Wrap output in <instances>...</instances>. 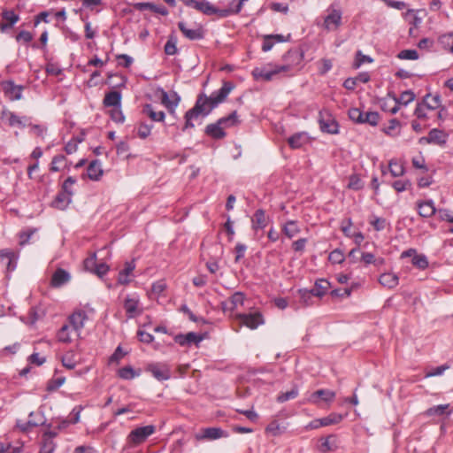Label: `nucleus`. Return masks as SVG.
I'll return each mask as SVG.
<instances>
[{"instance_id": "obj_27", "label": "nucleus", "mask_w": 453, "mask_h": 453, "mask_svg": "<svg viewBox=\"0 0 453 453\" xmlns=\"http://www.w3.org/2000/svg\"><path fill=\"white\" fill-rule=\"evenodd\" d=\"M3 19L7 21V23L1 24V30L4 31L7 28H11L16 22L19 21V15L15 14L13 11L5 10L3 12Z\"/></svg>"}, {"instance_id": "obj_51", "label": "nucleus", "mask_w": 453, "mask_h": 453, "mask_svg": "<svg viewBox=\"0 0 453 453\" xmlns=\"http://www.w3.org/2000/svg\"><path fill=\"white\" fill-rule=\"evenodd\" d=\"M284 430L285 427L280 426L277 421L271 422L266 427V432L270 433L273 436L281 434Z\"/></svg>"}, {"instance_id": "obj_20", "label": "nucleus", "mask_w": 453, "mask_h": 453, "mask_svg": "<svg viewBox=\"0 0 453 453\" xmlns=\"http://www.w3.org/2000/svg\"><path fill=\"white\" fill-rule=\"evenodd\" d=\"M103 169L99 160H93L87 168L88 177L92 180H98L103 175Z\"/></svg>"}, {"instance_id": "obj_55", "label": "nucleus", "mask_w": 453, "mask_h": 453, "mask_svg": "<svg viewBox=\"0 0 453 453\" xmlns=\"http://www.w3.org/2000/svg\"><path fill=\"white\" fill-rule=\"evenodd\" d=\"M400 59L416 60L418 58V53L416 50H403L397 56Z\"/></svg>"}, {"instance_id": "obj_1", "label": "nucleus", "mask_w": 453, "mask_h": 453, "mask_svg": "<svg viewBox=\"0 0 453 453\" xmlns=\"http://www.w3.org/2000/svg\"><path fill=\"white\" fill-rule=\"evenodd\" d=\"M234 88V85L231 81H224L222 87L211 93V96H206L202 93L197 96L196 104L193 108L188 110L185 114V125L183 131L188 128L194 127L192 119H196L199 115L207 116L214 108L219 104L223 103L230 92Z\"/></svg>"}, {"instance_id": "obj_16", "label": "nucleus", "mask_w": 453, "mask_h": 453, "mask_svg": "<svg viewBox=\"0 0 453 453\" xmlns=\"http://www.w3.org/2000/svg\"><path fill=\"white\" fill-rule=\"evenodd\" d=\"M319 125L321 130L325 133L334 134L339 132L338 123L336 122V120L332 119L329 115L326 119H324V115L322 112H320Z\"/></svg>"}, {"instance_id": "obj_44", "label": "nucleus", "mask_w": 453, "mask_h": 453, "mask_svg": "<svg viewBox=\"0 0 453 453\" xmlns=\"http://www.w3.org/2000/svg\"><path fill=\"white\" fill-rule=\"evenodd\" d=\"M119 376L123 380H132L139 375L131 366H124L118 372Z\"/></svg>"}, {"instance_id": "obj_57", "label": "nucleus", "mask_w": 453, "mask_h": 453, "mask_svg": "<svg viewBox=\"0 0 453 453\" xmlns=\"http://www.w3.org/2000/svg\"><path fill=\"white\" fill-rule=\"evenodd\" d=\"M66 161V157L64 155H57L52 158L50 164V171L51 172H58L60 171V164L65 163Z\"/></svg>"}, {"instance_id": "obj_13", "label": "nucleus", "mask_w": 453, "mask_h": 453, "mask_svg": "<svg viewBox=\"0 0 453 453\" xmlns=\"http://www.w3.org/2000/svg\"><path fill=\"white\" fill-rule=\"evenodd\" d=\"M180 100V98L176 92H173L171 96H169L167 92L164 90L161 92V102L171 113L174 112V110L179 104Z\"/></svg>"}, {"instance_id": "obj_11", "label": "nucleus", "mask_w": 453, "mask_h": 453, "mask_svg": "<svg viewBox=\"0 0 453 453\" xmlns=\"http://www.w3.org/2000/svg\"><path fill=\"white\" fill-rule=\"evenodd\" d=\"M426 141L427 143H434L438 145H444L447 142V134L437 128L432 129L426 137H422L420 142Z\"/></svg>"}, {"instance_id": "obj_10", "label": "nucleus", "mask_w": 453, "mask_h": 453, "mask_svg": "<svg viewBox=\"0 0 453 453\" xmlns=\"http://www.w3.org/2000/svg\"><path fill=\"white\" fill-rule=\"evenodd\" d=\"M224 436H226V434L221 428L207 427L202 431V434H196V439L198 441L217 440Z\"/></svg>"}, {"instance_id": "obj_36", "label": "nucleus", "mask_w": 453, "mask_h": 453, "mask_svg": "<svg viewBox=\"0 0 453 453\" xmlns=\"http://www.w3.org/2000/svg\"><path fill=\"white\" fill-rule=\"evenodd\" d=\"M342 419V416L337 413H332L327 417H324L322 418L315 419V422H319V425L324 426H331L334 424H338Z\"/></svg>"}, {"instance_id": "obj_5", "label": "nucleus", "mask_w": 453, "mask_h": 453, "mask_svg": "<svg viewBox=\"0 0 453 453\" xmlns=\"http://www.w3.org/2000/svg\"><path fill=\"white\" fill-rule=\"evenodd\" d=\"M88 319V316L86 312L82 310H78L73 311L69 317H68V322L70 327L73 328V331L77 333V335H80L81 330L85 326V321Z\"/></svg>"}, {"instance_id": "obj_22", "label": "nucleus", "mask_w": 453, "mask_h": 453, "mask_svg": "<svg viewBox=\"0 0 453 453\" xmlns=\"http://www.w3.org/2000/svg\"><path fill=\"white\" fill-rule=\"evenodd\" d=\"M104 105L105 107H120L121 93L117 90L107 93L104 98Z\"/></svg>"}, {"instance_id": "obj_47", "label": "nucleus", "mask_w": 453, "mask_h": 453, "mask_svg": "<svg viewBox=\"0 0 453 453\" xmlns=\"http://www.w3.org/2000/svg\"><path fill=\"white\" fill-rule=\"evenodd\" d=\"M452 41H453V32L441 35L438 38V42L441 45V47L444 50H449V52H450V49H451V43H452L451 42Z\"/></svg>"}, {"instance_id": "obj_35", "label": "nucleus", "mask_w": 453, "mask_h": 453, "mask_svg": "<svg viewBox=\"0 0 453 453\" xmlns=\"http://www.w3.org/2000/svg\"><path fill=\"white\" fill-rule=\"evenodd\" d=\"M177 37L174 34H171L169 36H168V40L165 45V53L166 55H170V56H173V55H175L178 51V49H177Z\"/></svg>"}, {"instance_id": "obj_59", "label": "nucleus", "mask_w": 453, "mask_h": 453, "mask_svg": "<svg viewBox=\"0 0 453 453\" xmlns=\"http://www.w3.org/2000/svg\"><path fill=\"white\" fill-rule=\"evenodd\" d=\"M449 368V365H442L438 367L432 368L426 372L425 377L430 378V377H434V376H440Z\"/></svg>"}, {"instance_id": "obj_18", "label": "nucleus", "mask_w": 453, "mask_h": 453, "mask_svg": "<svg viewBox=\"0 0 453 453\" xmlns=\"http://www.w3.org/2000/svg\"><path fill=\"white\" fill-rule=\"evenodd\" d=\"M418 214L423 218H429L435 214L436 209L432 200L417 203Z\"/></svg>"}, {"instance_id": "obj_29", "label": "nucleus", "mask_w": 453, "mask_h": 453, "mask_svg": "<svg viewBox=\"0 0 453 453\" xmlns=\"http://www.w3.org/2000/svg\"><path fill=\"white\" fill-rule=\"evenodd\" d=\"M0 257L2 259L6 258L7 261V270L13 271L16 268V255L10 250L4 249L0 250Z\"/></svg>"}, {"instance_id": "obj_25", "label": "nucleus", "mask_w": 453, "mask_h": 453, "mask_svg": "<svg viewBox=\"0 0 453 453\" xmlns=\"http://www.w3.org/2000/svg\"><path fill=\"white\" fill-rule=\"evenodd\" d=\"M136 8L140 11L150 10L155 13L165 16L168 14L167 9L163 5H157L153 3H139L136 4Z\"/></svg>"}, {"instance_id": "obj_3", "label": "nucleus", "mask_w": 453, "mask_h": 453, "mask_svg": "<svg viewBox=\"0 0 453 453\" xmlns=\"http://www.w3.org/2000/svg\"><path fill=\"white\" fill-rule=\"evenodd\" d=\"M289 69V65H283L280 66H275L273 69H267L265 67H256L252 71V75L255 80H263V81H271L274 75L288 71Z\"/></svg>"}, {"instance_id": "obj_43", "label": "nucleus", "mask_w": 453, "mask_h": 453, "mask_svg": "<svg viewBox=\"0 0 453 453\" xmlns=\"http://www.w3.org/2000/svg\"><path fill=\"white\" fill-rule=\"evenodd\" d=\"M299 297L301 302L305 306H309L312 304V298L313 296H316L311 289H299L298 290Z\"/></svg>"}, {"instance_id": "obj_6", "label": "nucleus", "mask_w": 453, "mask_h": 453, "mask_svg": "<svg viewBox=\"0 0 453 453\" xmlns=\"http://www.w3.org/2000/svg\"><path fill=\"white\" fill-rule=\"evenodd\" d=\"M146 371L151 372V374L158 380H166L171 377L170 369L165 364H149L146 367Z\"/></svg>"}, {"instance_id": "obj_45", "label": "nucleus", "mask_w": 453, "mask_h": 453, "mask_svg": "<svg viewBox=\"0 0 453 453\" xmlns=\"http://www.w3.org/2000/svg\"><path fill=\"white\" fill-rule=\"evenodd\" d=\"M56 448V443L49 437L42 436L41 453H53Z\"/></svg>"}, {"instance_id": "obj_12", "label": "nucleus", "mask_w": 453, "mask_h": 453, "mask_svg": "<svg viewBox=\"0 0 453 453\" xmlns=\"http://www.w3.org/2000/svg\"><path fill=\"white\" fill-rule=\"evenodd\" d=\"M178 27L186 38L191 41L201 40L204 37V31L202 27L188 28L184 22H179Z\"/></svg>"}, {"instance_id": "obj_33", "label": "nucleus", "mask_w": 453, "mask_h": 453, "mask_svg": "<svg viewBox=\"0 0 453 453\" xmlns=\"http://www.w3.org/2000/svg\"><path fill=\"white\" fill-rule=\"evenodd\" d=\"M240 123L236 111H234L226 117L220 118L219 124H221L223 128L234 127Z\"/></svg>"}, {"instance_id": "obj_56", "label": "nucleus", "mask_w": 453, "mask_h": 453, "mask_svg": "<svg viewBox=\"0 0 453 453\" xmlns=\"http://www.w3.org/2000/svg\"><path fill=\"white\" fill-rule=\"evenodd\" d=\"M153 126L144 122H141L138 127V135L142 139L147 138L151 132Z\"/></svg>"}, {"instance_id": "obj_54", "label": "nucleus", "mask_w": 453, "mask_h": 453, "mask_svg": "<svg viewBox=\"0 0 453 453\" xmlns=\"http://www.w3.org/2000/svg\"><path fill=\"white\" fill-rule=\"evenodd\" d=\"M344 254L339 249L333 250L328 257V259L333 264H341L344 261Z\"/></svg>"}, {"instance_id": "obj_60", "label": "nucleus", "mask_w": 453, "mask_h": 453, "mask_svg": "<svg viewBox=\"0 0 453 453\" xmlns=\"http://www.w3.org/2000/svg\"><path fill=\"white\" fill-rule=\"evenodd\" d=\"M76 183V179L74 177L69 176L62 184V191L68 194L69 196H73L72 186Z\"/></svg>"}, {"instance_id": "obj_40", "label": "nucleus", "mask_w": 453, "mask_h": 453, "mask_svg": "<svg viewBox=\"0 0 453 453\" xmlns=\"http://www.w3.org/2000/svg\"><path fill=\"white\" fill-rule=\"evenodd\" d=\"M393 99L396 104L407 105L415 99V94L411 90H406L401 94L399 98L394 96Z\"/></svg>"}, {"instance_id": "obj_42", "label": "nucleus", "mask_w": 453, "mask_h": 453, "mask_svg": "<svg viewBox=\"0 0 453 453\" xmlns=\"http://www.w3.org/2000/svg\"><path fill=\"white\" fill-rule=\"evenodd\" d=\"M138 305V300L131 297H127L124 303V308L128 314V317H134Z\"/></svg>"}, {"instance_id": "obj_48", "label": "nucleus", "mask_w": 453, "mask_h": 453, "mask_svg": "<svg viewBox=\"0 0 453 453\" xmlns=\"http://www.w3.org/2000/svg\"><path fill=\"white\" fill-rule=\"evenodd\" d=\"M34 416V412H30L29 418L30 419L22 422L20 420L17 421V426L23 432L28 431L30 427H35L40 425L39 421L32 420V417Z\"/></svg>"}, {"instance_id": "obj_34", "label": "nucleus", "mask_w": 453, "mask_h": 453, "mask_svg": "<svg viewBox=\"0 0 453 453\" xmlns=\"http://www.w3.org/2000/svg\"><path fill=\"white\" fill-rule=\"evenodd\" d=\"M388 169L393 177H399L404 174V166L396 159H391L388 164Z\"/></svg>"}, {"instance_id": "obj_62", "label": "nucleus", "mask_w": 453, "mask_h": 453, "mask_svg": "<svg viewBox=\"0 0 453 453\" xmlns=\"http://www.w3.org/2000/svg\"><path fill=\"white\" fill-rule=\"evenodd\" d=\"M185 336L188 346L193 343L197 345L203 340V337L200 334H197L194 332H189L185 334Z\"/></svg>"}, {"instance_id": "obj_2", "label": "nucleus", "mask_w": 453, "mask_h": 453, "mask_svg": "<svg viewBox=\"0 0 453 453\" xmlns=\"http://www.w3.org/2000/svg\"><path fill=\"white\" fill-rule=\"evenodd\" d=\"M156 427L153 425L140 426L133 431L127 436V441L133 445H139L145 441L149 436L155 433Z\"/></svg>"}, {"instance_id": "obj_7", "label": "nucleus", "mask_w": 453, "mask_h": 453, "mask_svg": "<svg viewBox=\"0 0 453 453\" xmlns=\"http://www.w3.org/2000/svg\"><path fill=\"white\" fill-rule=\"evenodd\" d=\"M4 95L11 100H19L22 96L23 86L16 85L12 81H4L2 85Z\"/></svg>"}, {"instance_id": "obj_38", "label": "nucleus", "mask_w": 453, "mask_h": 453, "mask_svg": "<svg viewBox=\"0 0 453 453\" xmlns=\"http://www.w3.org/2000/svg\"><path fill=\"white\" fill-rule=\"evenodd\" d=\"M380 119V114L377 111H367L364 112V116L361 119L362 121H360L359 124H369L371 126H377Z\"/></svg>"}, {"instance_id": "obj_39", "label": "nucleus", "mask_w": 453, "mask_h": 453, "mask_svg": "<svg viewBox=\"0 0 453 453\" xmlns=\"http://www.w3.org/2000/svg\"><path fill=\"white\" fill-rule=\"evenodd\" d=\"M282 230L286 236H288L290 239L296 235L300 231L296 222L293 220L288 221L284 225Z\"/></svg>"}, {"instance_id": "obj_53", "label": "nucleus", "mask_w": 453, "mask_h": 453, "mask_svg": "<svg viewBox=\"0 0 453 453\" xmlns=\"http://www.w3.org/2000/svg\"><path fill=\"white\" fill-rule=\"evenodd\" d=\"M65 380V377H58L56 379H51L50 380L48 381L46 388L50 392L55 391L64 384Z\"/></svg>"}, {"instance_id": "obj_50", "label": "nucleus", "mask_w": 453, "mask_h": 453, "mask_svg": "<svg viewBox=\"0 0 453 453\" xmlns=\"http://www.w3.org/2000/svg\"><path fill=\"white\" fill-rule=\"evenodd\" d=\"M297 395H298V389L296 388H293L291 390L279 395L277 397V401L280 403H284L286 401L296 398Z\"/></svg>"}, {"instance_id": "obj_4", "label": "nucleus", "mask_w": 453, "mask_h": 453, "mask_svg": "<svg viewBox=\"0 0 453 453\" xmlns=\"http://www.w3.org/2000/svg\"><path fill=\"white\" fill-rule=\"evenodd\" d=\"M194 9L208 16L214 14L218 15L219 18H226L229 16V12L226 11V8H216L210 2L205 0L197 1Z\"/></svg>"}, {"instance_id": "obj_17", "label": "nucleus", "mask_w": 453, "mask_h": 453, "mask_svg": "<svg viewBox=\"0 0 453 453\" xmlns=\"http://www.w3.org/2000/svg\"><path fill=\"white\" fill-rule=\"evenodd\" d=\"M244 301V296L241 292H235L231 297L221 303L223 311H234L239 304H242Z\"/></svg>"}, {"instance_id": "obj_31", "label": "nucleus", "mask_w": 453, "mask_h": 453, "mask_svg": "<svg viewBox=\"0 0 453 453\" xmlns=\"http://www.w3.org/2000/svg\"><path fill=\"white\" fill-rule=\"evenodd\" d=\"M337 449V437L334 434L327 436L321 443L320 451L323 453L334 451Z\"/></svg>"}, {"instance_id": "obj_63", "label": "nucleus", "mask_w": 453, "mask_h": 453, "mask_svg": "<svg viewBox=\"0 0 453 453\" xmlns=\"http://www.w3.org/2000/svg\"><path fill=\"white\" fill-rule=\"evenodd\" d=\"M111 119L117 123H123L125 120V116L120 110V107H115L113 110H111Z\"/></svg>"}, {"instance_id": "obj_58", "label": "nucleus", "mask_w": 453, "mask_h": 453, "mask_svg": "<svg viewBox=\"0 0 453 453\" xmlns=\"http://www.w3.org/2000/svg\"><path fill=\"white\" fill-rule=\"evenodd\" d=\"M373 59L366 55H364L360 50H358L356 54V60L354 66L355 68H358L364 63H372Z\"/></svg>"}, {"instance_id": "obj_23", "label": "nucleus", "mask_w": 453, "mask_h": 453, "mask_svg": "<svg viewBox=\"0 0 453 453\" xmlns=\"http://www.w3.org/2000/svg\"><path fill=\"white\" fill-rule=\"evenodd\" d=\"M71 196L61 190L51 202V206L58 210H65L72 201Z\"/></svg>"}, {"instance_id": "obj_41", "label": "nucleus", "mask_w": 453, "mask_h": 453, "mask_svg": "<svg viewBox=\"0 0 453 453\" xmlns=\"http://www.w3.org/2000/svg\"><path fill=\"white\" fill-rule=\"evenodd\" d=\"M411 264L420 269V270H424L426 269L427 266H428V260H427V257L423 255V254H416L412 259H411Z\"/></svg>"}, {"instance_id": "obj_9", "label": "nucleus", "mask_w": 453, "mask_h": 453, "mask_svg": "<svg viewBox=\"0 0 453 453\" xmlns=\"http://www.w3.org/2000/svg\"><path fill=\"white\" fill-rule=\"evenodd\" d=\"M335 392L328 389H319L313 392L309 401L314 404H319V400H322L325 403H331L335 398Z\"/></svg>"}, {"instance_id": "obj_14", "label": "nucleus", "mask_w": 453, "mask_h": 453, "mask_svg": "<svg viewBox=\"0 0 453 453\" xmlns=\"http://www.w3.org/2000/svg\"><path fill=\"white\" fill-rule=\"evenodd\" d=\"M142 113L155 122H163L165 117L164 111H157L155 106L150 104H146L143 106Z\"/></svg>"}, {"instance_id": "obj_49", "label": "nucleus", "mask_w": 453, "mask_h": 453, "mask_svg": "<svg viewBox=\"0 0 453 453\" xmlns=\"http://www.w3.org/2000/svg\"><path fill=\"white\" fill-rule=\"evenodd\" d=\"M70 326L68 324H65L58 332V339L62 342H70L71 337L69 335Z\"/></svg>"}, {"instance_id": "obj_37", "label": "nucleus", "mask_w": 453, "mask_h": 453, "mask_svg": "<svg viewBox=\"0 0 453 453\" xmlns=\"http://www.w3.org/2000/svg\"><path fill=\"white\" fill-rule=\"evenodd\" d=\"M423 102L427 109L434 110L441 105V96L439 95L431 96L430 94H427L424 97Z\"/></svg>"}, {"instance_id": "obj_61", "label": "nucleus", "mask_w": 453, "mask_h": 453, "mask_svg": "<svg viewBox=\"0 0 453 453\" xmlns=\"http://www.w3.org/2000/svg\"><path fill=\"white\" fill-rule=\"evenodd\" d=\"M364 116V112L360 111L358 108H351L349 110V117L351 120L356 123H360L361 119Z\"/></svg>"}, {"instance_id": "obj_21", "label": "nucleus", "mask_w": 453, "mask_h": 453, "mask_svg": "<svg viewBox=\"0 0 453 453\" xmlns=\"http://www.w3.org/2000/svg\"><path fill=\"white\" fill-rule=\"evenodd\" d=\"M205 134L214 139H222L226 136V132L219 120L216 123L209 124L205 127Z\"/></svg>"}, {"instance_id": "obj_28", "label": "nucleus", "mask_w": 453, "mask_h": 453, "mask_svg": "<svg viewBox=\"0 0 453 453\" xmlns=\"http://www.w3.org/2000/svg\"><path fill=\"white\" fill-rule=\"evenodd\" d=\"M330 288V282L325 279H319L316 280L314 288L311 291L316 296H323Z\"/></svg>"}, {"instance_id": "obj_30", "label": "nucleus", "mask_w": 453, "mask_h": 453, "mask_svg": "<svg viewBox=\"0 0 453 453\" xmlns=\"http://www.w3.org/2000/svg\"><path fill=\"white\" fill-rule=\"evenodd\" d=\"M7 118L8 124L11 127L19 126L20 127H25L26 124L23 122L22 119L18 117L15 113L4 110L2 111V119Z\"/></svg>"}, {"instance_id": "obj_24", "label": "nucleus", "mask_w": 453, "mask_h": 453, "mask_svg": "<svg viewBox=\"0 0 453 453\" xmlns=\"http://www.w3.org/2000/svg\"><path fill=\"white\" fill-rule=\"evenodd\" d=\"M399 278L392 273H382L379 278V282L385 288H394L398 285Z\"/></svg>"}, {"instance_id": "obj_46", "label": "nucleus", "mask_w": 453, "mask_h": 453, "mask_svg": "<svg viewBox=\"0 0 453 453\" xmlns=\"http://www.w3.org/2000/svg\"><path fill=\"white\" fill-rule=\"evenodd\" d=\"M449 407V404H440L437 406H433L426 410V414L427 416H441L446 413Z\"/></svg>"}, {"instance_id": "obj_26", "label": "nucleus", "mask_w": 453, "mask_h": 453, "mask_svg": "<svg viewBox=\"0 0 453 453\" xmlns=\"http://www.w3.org/2000/svg\"><path fill=\"white\" fill-rule=\"evenodd\" d=\"M267 219L265 217V212L263 209H258L254 213L252 219V227L257 229H264L266 226Z\"/></svg>"}, {"instance_id": "obj_15", "label": "nucleus", "mask_w": 453, "mask_h": 453, "mask_svg": "<svg viewBox=\"0 0 453 453\" xmlns=\"http://www.w3.org/2000/svg\"><path fill=\"white\" fill-rule=\"evenodd\" d=\"M71 279L68 272L62 268H58L55 271L51 278V286L54 288H59L66 284Z\"/></svg>"}, {"instance_id": "obj_19", "label": "nucleus", "mask_w": 453, "mask_h": 453, "mask_svg": "<svg viewBox=\"0 0 453 453\" xmlns=\"http://www.w3.org/2000/svg\"><path fill=\"white\" fill-rule=\"evenodd\" d=\"M308 142L309 136L305 132L296 133L288 139V142L292 149H299Z\"/></svg>"}, {"instance_id": "obj_52", "label": "nucleus", "mask_w": 453, "mask_h": 453, "mask_svg": "<svg viewBox=\"0 0 453 453\" xmlns=\"http://www.w3.org/2000/svg\"><path fill=\"white\" fill-rule=\"evenodd\" d=\"M392 187L397 192H403L404 190L410 189L411 187V182L409 180H398L392 183Z\"/></svg>"}, {"instance_id": "obj_8", "label": "nucleus", "mask_w": 453, "mask_h": 453, "mask_svg": "<svg viewBox=\"0 0 453 453\" xmlns=\"http://www.w3.org/2000/svg\"><path fill=\"white\" fill-rule=\"evenodd\" d=\"M238 318L241 323L250 329H256L259 325L264 323L263 317L260 313L239 314Z\"/></svg>"}, {"instance_id": "obj_64", "label": "nucleus", "mask_w": 453, "mask_h": 453, "mask_svg": "<svg viewBox=\"0 0 453 453\" xmlns=\"http://www.w3.org/2000/svg\"><path fill=\"white\" fill-rule=\"evenodd\" d=\"M348 187L353 190H359L363 188V183L357 175H351Z\"/></svg>"}, {"instance_id": "obj_32", "label": "nucleus", "mask_w": 453, "mask_h": 453, "mask_svg": "<svg viewBox=\"0 0 453 453\" xmlns=\"http://www.w3.org/2000/svg\"><path fill=\"white\" fill-rule=\"evenodd\" d=\"M342 13L340 11L334 10L329 15H327L325 19V25L327 29L330 28L331 25H334L335 27H339L341 24Z\"/></svg>"}]
</instances>
